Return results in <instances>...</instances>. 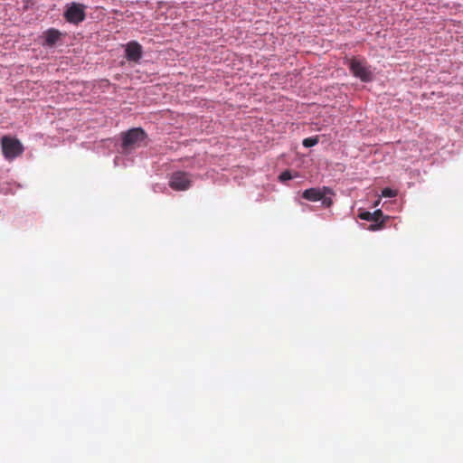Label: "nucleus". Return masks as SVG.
Listing matches in <instances>:
<instances>
[{
    "mask_svg": "<svg viewBox=\"0 0 463 463\" xmlns=\"http://www.w3.org/2000/svg\"><path fill=\"white\" fill-rule=\"evenodd\" d=\"M1 146L4 156L12 160L24 152V147L21 142L16 138L5 136L1 139Z\"/></svg>",
    "mask_w": 463,
    "mask_h": 463,
    "instance_id": "obj_1",
    "label": "nucleus"
},
{
    "mask_svg": "<svg viewBox=\"0 0 463 463\" xmlns=\"http://www.w3.org/2000/svg\"><path fill=\"white\" fill-rule=\"evenodd\" d=\"M146 138V134L142 128H132L124 133L122 146L125 149L141 146Z\"/></svg>",
    "mask_w": 463,
    "mask_h": 463,
    "instance_id": "obj_2",
    "label": "nucleus"
},
{
    "mask_svg": "<svg viewBox=\"0 0 463 463\" xmlns=\"http://www.w3.org/2000/svg\"><path fill=\"white\" fill-rule=\"evenodd\" d=\"M331 190L328 187L323 188H309L303 192L302 197L310 202L322 201V203L326 207H329L332 204V200L326 196Z\"/></svg>",
    "mask_w": 463,
    "mask_h": 463,
    "instance_id": "obj_3",
    "label": "nucleus"
},
{
    "mask_svg": "<svg viewBox=\"0 0 463 463\" xmlns=\"http://www.w3.org/2000/svg\"><path fill=\"white\" fill-rule=\"evenodd\" d=\"M349 68L354 76L359 78L362 81L368 82L372 80V71L364 61L352 59L349 62Z\"/></svg>",
    "mask_w": 463,
    "mask_h": 463,
    "instance_id": "obj_4",
    "label": "nucleus"
},
{
    "mask_svg": "<svg viewBox=\"0 0 463 463\" xmlns=\"http://www.w3.org/2000/svg\"><path fill=\"white\" fill-rule=\"evenodd\" d=\"M190 175L186 172L176 171L171 175L169 186L175 191H185L191 186Z\"/></svg>",
    "mask_w": 463,
    "mask_h": 463,
    "instance_id": "obj_5",
    "label": "nucleus"
},
{
    "mask_svg": "<svg viewBox=\"0 0 463 463\" xmlns=\"http://www.w3.org/2000/svg\"><path fill=\"white\" fill-rule=\"evenodd\" d=\"M84 9L83 5L72 3L64 12V17L69 23L78 24L85 19Z\"/></svg>",
    "mask_w": 463,
    "mask_h": 463,
    "instance_id": "obj_6",
    "label": "nucleus"
},
{
    "mask_svg": "<svg viewBox=\"0 0 463 463\" xmlns=\"http://www.w3.org/2000/svg\"><path fill=\"white\" fill-rule=\"evenodd\" d=\"M142 46L136 41L127 43L125 57L128 61L137 62L142 57Z\"/></svg>",
    "mask_w": 463,
    "mask_h": 463,
    "instance_id": "obj_7",
    "label": "nucleus"
},
{
    "mask_svg": "<svg viewBox=\"0 0 463 463\" xmlns=\"http://www.w3.org/2000/svg\"><path fill=\"white\" fill-rule=\"evenodd\" d=\"M359 218L362 220L374 222L376 224H372L370 226V230L374 231L383 227V222L378 223L383 218V212L381 210H376L373 213L370 212H363L359 214Z\"/></svg>",
    "mask_w": 463,
    "mask_h": 463,
    "instance_id": "obj_8",
    "label": "nucleus"
},
{
    "mask_svg": "<svg viewBox=\"0 0 463 463\" xmlns=\"http://www.w3.org/2000/svg\"><path fill=\"white\" fill-rule=\"evenodd\" d=\"M61 33L56 29H49L44 33V44L52 46L60 39Z\"/></svg>",
    "mask_w": 463,
    "mask_h": 463,
    "instance_id": "obj_9",
    "label": "nucleus"
},
{
    "mask_svg": "<svg viewBox=\"0 0 463 463\" xmlns=\"http://www.w3.org/2000/svg\"><path fill=\"white\" fill-rule=\"evenodd\" d=\"M318 141H319L318 137H312L305 138L303 140L302 144L305 147H311V146H316L318 143Z\"/></svg>",
    "mask_w": 463,
    "mask_h": 463,
    "instance_id": "obj_10",
    "label": "nucleus"
},
{
    "mask_svg": "<svg viewBox=\"0 0 463 463\" xmlns=\"http://www.w3.org/2000/svg\"><path fill=\"white\" fill-rule=\"evenodd\" d=\"M397 195V191L392 190V188L385 187L382 190V196L383 197H395Z\"/></svg>",
    "mask_w": 463,
    "mask_h": 463,
    "instance_id": "obj_11",
    "label": "nucleus"
},
{
    "mask_svg": "<svg viewBox=\"0 0 463 463\" xmlns=\"http://www.w3.org/2000/svg\"><path fill=\"white\" fill-rule=\"evenodd\" d=\"M281 182L292 179L291 173L288 170L282 172L279 177Z\"/></svg>",
    "mask_w": 463,
    "mask_h": 463,
    "instance_id": "obj_12",
    "label": "nucleus"
}]
</instances>
